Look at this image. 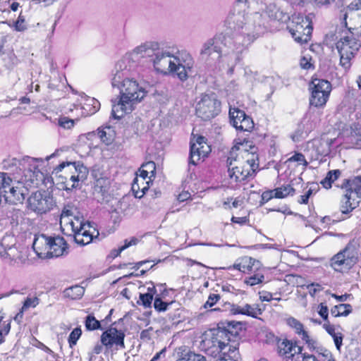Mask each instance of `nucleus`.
<instances>
[{"label":"nucleus","mask_w":361,"mask_h":361,"mask_svg":"<svg viewBox=\"0 0 361 361\" xmlns=\"http://www.w3.org/2000/svg\"><path fill=\"white\" fill-rule=\"evenodd\" d=\"M250 8L249 0H235L225 20L229 30L240 32L253 42L261 35L272 29L271 23H286L289 15L274 4L262 8V13L247 11Z\"/></svg>","instance_id":"f257e3e1"},{"label":"nucleus","mask_w":361,"mask_h":361,"mask_svg":"<svg viewBox=\"0 0 361 361\" xmlns=\"http://www.w3.org/2000/svg\"><path fill=\"white\" fill-rule=\"evenodd\" d=\"M252 43L251 39L243 37L240 32L230 30L226 35L220 34L207 40L202 45L200 55L207 58L214 54L216 59H219L224 52V54H233L234 60L239 61L240 55Z\"/></svg>","instance_id":"f03ea898"},{"label":"nucleus","mask_w":361,"mask_h":361,"mask_svg":"<svg viewBox=\"0 0 361 361\" xmlns=\"http://www.w3.org/2000/svg\"><path fill=\"white\" fill-rule=\"evenodd\" d=\"M64 224V230L71 231L75 242L80 245H85L93 240V233L90 222H85L82 214L73 204H66L61 214V224Z\"/></svg>","instance_id":"7ed1b4c3"},{"label":"nucleus","mask_w":361,"mask_h":361,"mask_svg":"<svg viewBox=\"0 0 361 361\" xmlns=\"http://www.w3.org/2000/svg\"><path fill=\"white\" fill-rule=\"evenodd\" d=\"M155 71L164 75L176 73L181 81H185L192 72L194 61L189 54L180 59L169 51L160 49L154 58L151 59Z\"/></svg>","instance_id":"20e7f679"},{"label":"nucleus","mask_w":361,"mask_h":361,"mask_svg":"<svg viewBox=\"0 0 361 361\" xmlns=\"http://www.w3.org/2000/svg\"><path fill=\"white\" fill-rule=\"evenodd\" d=\"M119 64L116 63L111 71V85L120 90L121 97L130 102L136 104L140 102L145 96V89L137 82L130 78L131 73L135 70L133 66H123L118 68Z\"/></svg>","instance_id":"39448f33"},{"label":"nucleus","mask_w":361,"mask_h":361,"mask_svg":"<svg viewBox=\"0 0 361 361\" xmlns=\"http://www.w3.org/2000/svg\"><path fill=\"white\" fill-rule=\"evenodd\" d=\"M36 255L42 259L59 257L68 253V245L63 238L49 237L42 234L32 244Z\"/></svg>","instance_id":"423d86ee"},{"label":"nucleus","mask_w":361,"mask_h":361,"mask_svg":"<svg viewBox=\"0 0 361 361\" xmlns=\"http://www.w3.org/2000/svg\"><path fill=\"white\" fill-rule=\"evenodd\" d=\"M360 243L353 239L346 246L334 255L330 260L331 267L338 272H346L350 270L358 260Z\"/></svg>","instance_id":"0eeeda50"},{"label":"nucleus","mask_w":361,"mask_h":361,"mask_svg":"<svg viewBox=\"0 0 361 361\" xmlns=\"http://www.w3.org/2000/svg\"><path fill=\"white\" fill-rule=\"evenodd\" d=\"M340 56V65L345 70L351 66V61L361 47V43L355 34L349 30L336 44Z\"/></svg>","instance_id":"6e6552de"},{"label":"nucleus","mask_w":361,"mask_h":361,"mask_svg":"<svg viewBox=\"0 0 361 361\" xmlns=\"http://www.w3.org/2000/svg\"><path fill=\"white\" fill-rule=\"evenodd\" d=\"M64 169H66L65 172L69 173V176L66 177V181L64 182V190H71L78 188L80 182L84 181L87 177L88 170L80 161L62 162L54 169L52 173L57 175Z\"/></svg>","instance_id":"1a4fd4ad"},{"label":"nucleus","mask_w":361,"mask_h":361,"mask_svg":"<svg viewBox=\"0 0 361 361\" xmlns=\"http://www.w3.org/2000/svg\"><path fill=\"white\" fill-rule=\"evenodd\" d=\"M228 173L229 178L235 183L246 180L249 177L254 176L258 163L254 158L247 159L246 163H238L232 157L227 159Z\"/></svg>","instance_id":"9d476101"},{"label":"nucleus","mask_w":361,"mask_h":361,"mask_svg":"<svg viewBox=\"0 0 361 361\" xmlns=\"http://www.w3.org/2000/svg\"><path fill=\"white\" fill-rule=\"evenodd\" d=\"M288 29L292 37L298 43H307L310 39L312 26L310 18L307 16L301 14L293 15Z\"/></svg>","instance_id":"9b49d317"},{"label":"nucleus","mask_w":361,"mask_h":361,"mask_svg":"<svg viewBox=\"0 0 361 361\" xmlns=\"http://www.w3.org/2000/svg\"><path fill=\"white\" fill-rule=\"evenodd\" d=\"M16 238L6 235L0 240V257L12 265L20 266L27 260L26 256L18 249Z\"/></svg>","instance_id":"f8f14e48"},{"label":"nucleus","mask_w":361,"mask_h":361,"mask_svg":"<svg viewBox=\"0 0 361 361\" xmlns=\"http://www.w3.org/2000/svg\"><path fill=\"white\" fill-rule=\"evenodd\" d=\"M339 19L341 24L348 30H355L357 35H361V0L353 1L342 9Z\"/></svg>","instance_id":"ddd939ff"},{"label":"nucleus","mask_w":361,"mask_h":361,"mask_svg":"<svg viewBox=\"0 0 361 361\" xmlns=\"http://www.w3.org/2000/svg\"><path fill=\"white\" fill-rule=\"evenodd\" d=\"M310 104L317 108L324 107L332 90L331 82L324 79L313 78L310 83Z\"/></svg>","instance_id":"4468645a"},{"label":"nucleus","mask_w":361,"mask_h":361,"mask_svg":"<svg viewBox=\"0 0 361 361\" xmlns=\"http://www.w3.org/2000/svg\"><path fill=\"white\" fill-rule=\"evenodd\" d=\"M204 347L207 350L212 354L222 353L228 361H237L239 357V353L236 346L229 345L219 339V335L212 336L210 339L205 338L203 340Z\"/></svg>","instance_id":"2eb2a0df"},{"label":"nucleus","mask_w":361,"mask_h":361,"mask_svg":"<svg viewBox=\"0 0 361 361\" xmlns=\"http://www.w3.org/2000/svg\"><path fill=\"white\" fill-rule=\"evenodd\" d=\"M220 111V102L214 94H204L196 105V114L203 120L215 117Z\"/></svg>","instance_id":"dca6fc26"},{"label":"nucleus","mask_w":361,"mask_h":361,"mask_svg":"<svg viewBox=\"0 0 361 361\" xmlns=\"http://www.w3.org/2000/svg\"><path fill=\"white\" fill-rule=\"evenodd\" d=\"M54 205L53 197L44 192H36L28 198V207L37 214H45Z\"/></svg>","instance_id":"f3484780"},{"label":"nucleus","mask_w":361,"mask_h":361,"mask_svg":"<svg viewBox=\"0 0 361 361\" xmlns=\"http://www.w3.org/2000/svg\"><path fill=\"white\" fill-rule=\"evenodd\" d=\"M125 336L123 331L111 326L102 334L101 342L107 349H111L113 347H115L116 350L125 349Z\"/></svg>","instance_id":"a211bd4d"},{"label":"nucleus","mask_w":361,"mask_h":361,"mask_svg":"<svg viewBox=\"0 0 361 361\" xmlns=\"http://www.w3.org/2000/svg\"><path fill=\"white\" fill-rule=\"evenodd\" d=\"M210 151V147L206 143L205 137L199 136L195 142L190 143L189 164L197 165L202 159L208 155Z\"/></svg>","instance_id":"6ab92c4d"},{"label":"nucleus","mask_w":361,"mask_h":361,"mask_svg":"<svg viewBox=\"0 0 361 361\" xmlns=\"http://www.w3.org/2000/svg\"><path fill=\"white\" fill-rule=\"evenodd\" d=\"M210 151V147L206 143L205 137L199 136L195 142L190 143L189 164L197 165L202 159L208 155Z\"/></svg>","instance_id":"aec40b11"},{"label":"nucleus","mask_w":361,"mask_h":361,"mask_svg":"<svg viewBox=\"0 0 361 361\" xmlns=\"http://www.w3.org/2000/svg\"><path fill=\"white\" fill-rule=\"evenodd\" d=\"M302 348L288 339H283L278 343L279 354L286 359V361H300Z\"/></svg>","instance_id":"412c9836"},{"label":"nucleus","mask_w":361,"mask_h":361,"mask_svg":"<svg viewBox=\"0 0 361 361\" xmlns=\"http://www.w3.org/2000/svg\"><path fill=\"white\" fill-rule=\"evenodd\" d=\"M146 42L136 47L131 52L127 53L117 62V63L119 64L118 68H121L122 66L123 67H124V66H132L133 69H135L140 59L146 57Z\"/></svg>","instance_id":"4be33fe9"},{"label":"nucleus","mask_w":361,"mask_h":361,"mask_svg":"<svg viewBox=\"0 0 361 361\" xmlns=\"http://www.w3.org/2000/svg\"><path fill=\"white\" fill-rule=\"evenodd\" d=\"M42 161V159H34L30 157H26L22 159L16 158H8L4 161V168L9 171L13 174H20L21 171L26 169L27 165H30L34 161Z\"/></svg>","instance_id":"5701e85b"},{"label":"nucleus","mask_w":361,"mask_h":361,"mask_svg":"<svg viewBox=\"0 0 361 361\" xmlns=\"http://www.w3.org/2000/svg\"><path fill=\"white\" fill-rule=\"evenodd\" d=\"M230 312L232 314H243L252 318H258L263 310L258 304H243L242 305L233 304L231 306Z\"/></svg>","instance_id":"b1692460"},{"label":"nucleus","mask_w":361,"mask_h":361,"mask_svg":"<svg viewBox=\"0 0 361 361\" xmlns=\"http://www.w3.org/2000/svg\"><path fill=\"white\" fill-rule=\"evenodd\" d=\"M286 324L295 330V334L301 336V339L307 344L310 348H315L316 341L310 338L307 332L304 329L303 324L299 320L290 317L286 319Z\"/></svg>","instance_id":"393cba45"},{"label":"nucleus","mask_w":361,"mask_h":361,"mask_svg":"<svg viewBox=\"0 0 361 361\" xmlns=\"http://www.w3.org/2000/svg\"><path fill=\"white\" fill-rule=\"evenodd\" d=\"M135 104L120 97L116 104L112 105L111 116L115 119H120L125 114L130 113L134 109Z\"/></svg>","instance_id":"a878e982"},{"label":"nucleus","mask_w":361,"mask_h":361,"mask_svg":"<svg viewBox=\"0 0 361 361\" xmlns=\"http://www.w3.org/2000/svg\"><path fill=\"white\" fill-rule=\"evenodd\" d=\"M259 264V262L247 256L239 259L233 266L229 267V270L236 269L243 273H249L253 271L255 264Z\"/></svg>","instance_id":"bb28decb"},{"label":"nucleus","mask_w":361,"mask_h":361,"mask_svg":"<svg viewBox=\"0 0 361 361\" xmlns=\"http://www.w3.org/2000/svg\"><path fill=\"white\" fill-rule=\"evenodd\" d=\"M341 188L345 189V192H350V194L354 192L357 197H360L361 196V175L345 179L341 185Z\"/></svg>","instance_id":"cd10ccee"},{"label":"nucleus","mask_w":361,"mask_h":361,"mask_svg":"<svg viewBox=\"0 0 361 361\" xmlns=\"http://www.w3.org/2000/svg\"><path fill=\"white\" fill-rule=\"evenodd\" d=\"M149 171L145 170L141 167L140 169L139 176L135 178L132 183V190L137 191L140 190L139 183H142L143 185L142 190L146 189V187H149V183L151 180V176H149Z\"/></svg>","instance_id":"c85d7f7f"},{"label":"nucleus","mask_w":361,"mask_h":361,"mask_svg":"<svg viewBox=\"0 0 361 361\" xmlns=\"http://www.w3.org/2000/svg\"><path fill=\"white\" fill-rule=\"evenodd\" d=\"M323 328L333 338L336 349L340 351L343 345V334L341 332H336L335 326L329 322H324Z\"/></svg>","instance_id":"c756f323"},{"label":"nucleus","mask_w":361,"mask_h":361,"mask_svg":"<svg viewBox=\"0 0 361 361\" xmlns=\"http://www.w3.org/2000/svg\"><path fill=\"white\" fill-rule=\"evenodd\" d=\"M350 192H345L341 200V211L343 214H348L350 213L356 206L353 205L351 202V194Z\"/></svg>","instance_id":"7c9ffc66"},{"label":"nucleus","mask_w":361,"mask_h":361,"mask_svg":"<svg viewBox=\"0 0 361 361\" xmlns=\"http://www.w3.org/2000/svg\"><path fill=\"white\" fill-rule=\"evenodd\" d=\"M84 293V288L78 285L66 288L63 291L64 296L71 300L80 299Z\"/></svg>","instance_id":"2f4dec72"},{"label":"nucleus","mask_w":361,"mask_h":361,"mask_svg":"<svg viewBox=\"0 0 361 361\" xmlns=\"http://www.w3.org/2000/svg\"><path fill=\"white\" fill-rule=\"evenodd\" d=\"M352 312V307L349 304H340L335 305L331 310V314L335 317L348 316Z\"/></svg>","instance_id":"473e14b6"},{"label":"nucleus","mask_w":361,"mask_h":361,"mask_svg":"<svg viewBox=\"0 0 361 361\" xmlns=\"http://www.w3.org/2000/svg\"><path fill=\"white\" fill-rule=\"evenodd\" d=\"M323 142L322 140L316 139L308 142L307 147H311L314 152L311 154L312 159H318L320 156L325 154L324 150L322 149Z\"/></svg>","instance_id":"72a5a7b5"},{"label":"nucleus","mask_w":361,"mask_h":361,"mask_svg":"<svg viewBox=\"0 0 361 361\" xmlns=\"http://www.w3.org/2000/svg\"><path fill=\"white\" fill-rule=\"evenodd\" d=\"M341 175V171L338 169L329 171L326 177L321 180L320 183L326 188L329 189L332 186V183L336 180Z\"/></svg>","instance_id":"f704fd0d"},{"label":"nucleus","mask_w":361,"mask_h":361,"mask_svg":"<svg viewBox=\"0 0 361 361\" xmlns=\"http://www.w3.org/2000/svg\"><path fill=\"white\" fill-rule=\"evenodd\" d=\"M139 239L136 237H132L130 239H126L124 240V245L119 247L118 249H114L110 252V256L112 258L118 257L123 250L128 248L130 246L135 245L138 243Z\"/></svg>","instance_id":"c9c22d12"},{"label":"nucleus","mask_w":361,"mask_h":361,"mask_svg":"<svg viewBox=\"0 0 361 361\" xmlns=\"http://www.w3.org/2000/svg\"><path fill=\"white\" fill-rule=\"evenodd\" d=\"M97 135L101 140L102 142L109 145L114 141L113 130L110 127L106 128V129H98Z\"/></svg>","instance_id":"e433bc0d"},{"label":"nucleus","mask_w":361,"mask_h":361,"mask_svg":"<svg viewBox=\"0 0 361 361\" xmlns=\"http://www.w3.org/2000/svg\"><path fill=\"white\" fill-rule=\"evenodd\" d=\"M275 198H284L288 195H293L295 189L290 185H283L271 190Z\"/></svg>","instance_id":"4c0bfd02"},{"label":"nucleus","mask_w":361,"mask_h":361,"mask_svg":"<svg viewBox=\"0 0 361 361\" xmlns=\"http://www.w3.org/2000/svg\"><path fill=\"white\" fill-rule=\"evenodd\" d=\"M229 116L231 124L234 128H236L238 125L240 124V120H242V118L245 116V113L244 111L240 110L238 109H231L229 111Z\"/></svg>","instance_id":"58836bf2"},{"label":"nucleus","mask_w":361,"mask_h":361,"mask_svg":"<svg viewBox=\"0 0 361 361\" xmlns=\"http://www.w3.org/2000/svg\"><path fill=\"white\" fill-rule=\"evenodd\" d=\"M85 326L88 331H94L102 329L100 322L97 320L93 314H88L85 317Z\"/></svg>","instance_id":"ea45409f"},{"label":"nucleus","mask_w":361,"mask_h":361,"mask_svg":"<svg viewBox=\"0 0 361 361\" xmlns=\"http://www.w3.org/2000/svg\"><path fill=\"white\" fill-rule=\"evenodd\" d=\"M264 281V275L261 271H258L250 276L246 277L244 283L248 286H253L262 283Z\"/></svg>","instance_id":"a19ab883"},{"label":"nucleus","mask_w":361,"mask_h":361,"mask_svg":"<svg viewBox=\"0 0 361 361\" xmlns=\"http://www.w3.org/2000/svg\"><path fill=\"white\" fill-rule=\"evenodd\" d=\"M240 124L235 128L242 131H251L254 128V122L252 119L245 114V116L240 120Z\"/></svg>","instance_id":"79ce46f5"},{"label":"nucleus","mask_w":361,"mask_h":361,"mask_svg":"<svg viewBox=\"0 0 361 361\" xmlns=\"http://www.w3.org/2000/svg\"><path fill=\"white\" fill-rule=\"evenodd\" d=\"M147 51L146 57L153 59L155 57L156 54L160 50L159 44L157 42H146Z\"/></svg>","instance_id":"37998d69"},{"label":"nucleus","mask_w":361,"mask_h":361,"mask_svg":"<svg viewBox=\"0 0 361 361\" xmlns=\"http://www.w3.org/2000/svg\"><path fill=\"white\" fill-rule=\"evenodd\" d=\"M82 335V330L80 327L74 329L68 336V343L71 348L76 345L77 341Z\"/></svg>","instance_id":"c03bdc74"},{"label":"nucleus","mask_w":361,"mask_h":361,"mask_svg":"<svg viewBox=\"0 0 361 361\" xmlns=\"http://www.w3.org/2000/svg\"><path fill=\"white\" fill-rule=\"evenodd\" d=\"M75 120L66 116L58 118V125L63 129H71L74 126Z\"/></svg>","instance_id":"a18cd8bd"},{"label":"nucleus","mask_w":361,"mask_h":361,"mask_svg":"<svg viewBox=\"0 0 361 361\" xmlns=\"http://www.w3.org/2000/svg\"><path fill=\"white\" fill-rule=\"evenodd\" d=\"M288 162H297L300 165H303L304 166H307L308 165V162L306 161L305 156L300 152H295L293 156L287 160Z\"/></svg>","instance_id":"49530a36"},{"label":"nucleus","mask_w":361,"mask_h":361,"mask_svg":"<svg viewBox=\"0 0 361 361\" xmlns=\"http://www.w3.org/2000/svg\"><path fill=\"white\" fill-rule=\"evenodd\" d=\"M170 303L162 301L159 295L155 296L154 307L158 312H164L167 310Z\"/></svg>","instance_id":"de8ad7c7"},{"label":"nucleus","mask_w":361,"mask_h":361,"mask_svg":"<svg viewBox=\"0 0 361 361\" xmlns=\"http://www.w3.org/2000/svg\"><path fill=\"white\" fill-rule=\"evenodd\" d=\"M153 298H154L151 295V293H140V304L142 305L145 307H151Z\"/></svg>","instance_id":"09e8293b"},{"label":"nucleus","mask_w":361,"mask_h":361,"mask_svg":"<svg viewBox=\"0 0 361 361\" xmlns=\"http://www.w3.org/2000/svg\"><path fill=\"white\" fill-rule=\"evenodd\" d=\"M39 302V299L37 297H27L24 301L22 307L23 310H26L30 307H35Z\"/></svg>","instance_id":"8fccbe9b"},{"label":"nucleus","mask_w":361,"mask_h":361,"mask_svg":"<svg viewBox=\"0 0 361 361\" xmlns=\"http://www.w3.org/2000/svg\"><path fill=\"white\" fill-rule=\"evenodd\" d=\"M87 103L85 104L86 106H92V107L89 109V114H93L96 113L100 107V103L98 100L95 99L94 98H89L87 99Z\"/></svg>","instance_id":"3c124183"},{"label":"nucleus","mask_w":361,"mask_h":361,"mask_svg":"<svg viewBox=\"0 0 361 361\" xmlns=\"http://www.w3.org/2000/svg\"><path fill=\"white\" fill-rule=\"evenodd\" d=\"M14 28L18 32H23L27 29L25 18L21 14L19 15L17 20L15 22Z\"/></svg>","instance_id":"603ef678"},{"label":"nucleus","mask_w":361,"mask_h":361,"mask_svg":"<svg viewBox=\"0 0 361 361\" xmlns=\"http://www.w3.org/2000/svg\"><path fill=\"white\" fill-rule=\"evenodd\" d=\"M312 58L310 56H304L300 60V66L302 69L309 70L313 68V64L311 63Z\"/></svg>","instance_id":"864d4df0"},{"label":"nucleus","mask_w":361,"mask_h":361,"mask_svg":"<svg viewBox=\"0 0 361 361\" xmlns=\"http://www.w3.org/2000/svg\"><path fill=\"white\" fill-rule=\"evenodd\" d=\"M318 314L324 320L325 322H329V308L326 305L323 303H320L318 306Z\"/></svg>","instance_id":"5fc2aeb1"},{"label":"nucleus","mask_w":361,"mask_h":361,"mask_svg":"<svg viewBox=\"0 0 361 361\" xmlns=\"http://www.w3.org/2000/svg\"><path fill=\"white\" fill-rule=\"evenodd\" d=\"M306 287L311 296H314L317 293L321 291L323 289V287L317 283L308 284Z\"/></svg>","instance_id":"6e6d98bb"},{"label":"nucleus","mask_w":361,"mask_h":361,"mask_svg":"<svg viewBox=\"0 0 361 361\" xmlns=\"http://www.w3.org/2000/svg\"><path fill=\"white\" fill-rule=\"evenodd\" d=\"M187 361H205L207 359L204 356L195 353L193 352H188L185 354Z\"/></svg>","instance_id":"4d7b16f0"},{"label":"nucleus","mask_w":361,"mask_h":361,"mask_svg":"<svg viewBox=\"0 0 361 361\" xmlns=\"http://www.w3.org/2000/svg\"><path fill=\"white\" fill-rule=\"evenodd\" d=\"M219 299H220V295L219 294H214V293L210 294L208 297L207 302L204 304V307L205 308L212 307L218 302V300Z\"/></svg>","instance_id":"13d9d810"},{"label":"nucleus","mask_w":361,"mask_h":361,"mask_svg":"<svg viewBox=\"0 0 361 361\" xmlns=\"http://www.w3.org/2000/svg\"><path fill=\"white\" fill-rule=\"evenodd\" d=\"M142 169L147 170L149 171V173H151V176L154 175L155 171V163L154 161H148L141 166Z\"/></svg>","instance_id":"bf43d9fd"},{"label":"nucleus","mask_w":361,"mask_h":361,"mask_svg":"<svg viewBox=\"0 0 361 361\" xmlns=\"http://www.w3.org/2000/svg\"><path fill=\"white\" fill-rule=\"evenodd\" d=\"M139 188H140V190H138L137 191H135V190H132L135 197L136 198H141L143 197V195L145 194V192L148 190L149 187H146V189H143V185L142 183H139Z\"/></svg>","instance_id":"052dcab7"},{"label":"nucleus","mask_w":361,"mask_h":361,"mask_svg":"<svg viewBox=\"0 0 361 361\" xmlns=\"http://www.w3.org/2000/svg\"><path fill=\"white\" fill-rule=\"evenodd\" d=\"M243 326V324L241 322H235V321H230V322H227L226 323V325L224 326H227L228 328V331L233 334H237V331H235V333H233V331H231L230 329L232 328V329H235L237 326Z\"/></svg>","instance_id":"680f3d73"},{"label":"nucleus","mask_w":361,"mask_h":361,"mask_svg":"<svg viewBox=\"0 0 361 361\" xmlns=\"http://www.w3.org/2000/svg\"><path fill=\"white\" fill-rule=\"evenodd\" d=\"M259 299L262 302H269L274 299L272 293L267 291H262L259 293Z\"/></svg>","instance_id":"e2e57ef3"},{"label":"nucleus","mask_w":361,"mask_h":361,"mask_svg":"<svg viewBox=\"0 0 361 361\" xmlns=\"http://www.w3.org/2000/svg\"><path fill=\"white\" fill-rule=\"evenodd\" d=\"M300 361H319V360L313 355H306L305 354L301 353Z\"/></svg>","instance_id":"0e129e2a"},{"label":"nucleus","mask_w":361,"mask_h":361,"mask_svg":"<svg viewBox=\"0 0 361 361\" xmlns=\"http://www.w3.org/2000/svg\"><path fill=\"white\" fill-rule=\"evenodd\" d=\"M191 197V195L188 191L182 192L180 194L178 195V200L180 202H184L188 199H190Z\"/></svg>","instance_id":"69168bd1"},{"label":"nucleus","mask_w":361,"mask_h":361,"mask_svg":"<svg viewBox=\"0 0 361 361\" xmlns=\"http://www.w3.org/2000/svg\"><path fill=\"white\" fill-rule=\"evenodd\" d=\"M247 217H235V216H233L232 219H231V221L233 223H235V224H245L247 221Z\"/></svg>","instance_id":"338daca9"},{"label":"nucleus","mask_w":361,"mask_h":361,"mask_svg":"<svg viewBox=\"0 0 361 361\" xmlns=\"http://www.w3.org/2000/svg\"><path fill=\"white\" fill-rule=\"evenodd\" d=\"M103 346H104L102 343H97L92 349V353L95 355H98L101 353L103 350Z\"/></svg>","instance_id":"774afa93"}]
</instances>
